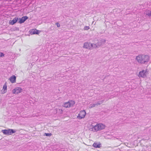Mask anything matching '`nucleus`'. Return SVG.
<instances>
[{
  "instance_id": "nucleus-1",
  "label": "nucleus",
  "mask_w": 151,
  "mask_h": 151,
  "mask_svg": "<svg viewBox=\"0 0 151 151\" xmlns=\"http://www.w3.org/2000/svg\"><path fill=\"white\" fill-rule=\"evenodd\" d=\"M135 59L139 63L146 64L149 62L150 57L147 55L140 54L136 56Z\"/></svg>"
},
{
  "instance_id": "nucleus-2",
  "label": "nucleus",
  "mask_w": 151,
  "mask_h": 151,
  "mask_svg": "<svg viewBox=\"0 0 151 151\" xmlns=\"http://www.w3.org/2000/svg\"><path fill=\"white\" fill-rule=\"evenodd\" d=\"M105 128V126L102 124H99L95 125L92 128V130L93 132H96L104 129Z\"/></svg>"
},
{
  "instance_id": "nucleus-3",
  "label": "nucleus",
  "mask_w": 151,
  "mask_h": 151,
  "mask_svg": "<svg viewBox=\"0 0 151 151\" xmlns=\"http://www.w3.org/2000/svg\"><path fill=\"white\" fill-rule=\"evenodd\" d=\"M3 133L5 135H10L16 132V131L14 130L8 129H4L2 130Z\"/></svg>"
},
{
  "instance_id": "nucleus-4",
  "label": "nucleus",
  "mask_w": 151,
  "mask_h": 151,
  "mask_svg": "<svg viewBox=\"0 0 151 151\" xmlns=\"http://www.w3.org/2000/svg\"><path fill=\"white\" fill-rule=\"evenodd\" d=\"M75 102L73 101H70L68 102L65 103L63 105V106L65 108H69L73 106L75 104Z\"/></svg>"
},
{
  "instance_id": "nucleus-5",
  "label": "nucleus",
  "mask_w": 151,
  "mask_h": 151,
  "mask_svg": "<svg viewBox=\"0 0 151 151\" xmlns=\"http://www.w3.org/2000/svg\"><path fill=\"white\" fill-rule=\"evenodd\" d=\"M86 112L85 110H83L81 111L79 114H78V116H77V118L79 119H81L83 118L86 115Z\"/></svg>"
},
{
  "instance_id": "nucleus-6",
  "label": "nucleus",
  "mask_w": 151,
  "mask_h": 151,
  "mask_svg": "<svg viewBox=\"0 0 151 151\" xmlns=\"http://www.w3.org/2000/svg\"><path fill=\"white\" fill-rule=\"evenodd\" d=\"M146 70H142L139 73L138 75L139 77L145 78L147 75Z\"/></svg>"
},
{
  "instance_id": "nucleus-7",
  "label": "nucleus",
  "mask_w": 151,
  "mask_h": 151,
  "mask_svg": "<svg viewBox=\"0 0 151 151\" xmlns=\"http://www.w3.org/2000/svg\"><path fill=\"white\" fill-rule=\"evenodd\" d=\"M22 89L20 87H17L13 90L12 92L14 94H18L22 92Z\"/></svg>"
},
{
  "instance_id": "nucleus-8",
  "label": "nucleus",
  "mask_w": 151,
  "mask_h": 151,
  "mask_svg": "<svg viewBox=\"0 0 151 151\" xmlns=\"http://www.w3.org/2000/svg\"><path fill=\"white\" fill-rule=\"evenodd\" d=\"M106 40L104 39H101L97 42L98 46L99 47L101 46L103 44H104L106 42Z\"/></svg>"
},
{
  "instance_id": "nucleus-9",
  "label": "nucleus",
  "mask_w": 151,
  "mask_h": 151,
  "mask_svg": "<svg viewBox=\"0 0 151 151\" xmlns=\"http://www.w3.org/2000/svg\"><path fill=\"white\" fill-rule=\"evenodd\" d=\"M28 18V17L27 16L23 17L22 18H19V22L20 24L26 21Z\"/></svg>"
},
{
  "instance_id": "nucleus-10",
  "label": "nucleus",
  "mask_w": 151,
  "mask_h": 151,
  "mask_svg": "<svg viewBox=\"0 0 151 151\" xmlns=\"http://www.w3.org/2000/svg\"><path fill=\"white\" fill-rule=\"evenodd\" d=\"M7 91V86L6 85V83H5V84L3 86V89L1 91V93L2 94L5 93Z\"/></svg>"
},
{
  "instance_id": "nucleus-11",
  "label": "nucleus",
  "mask_w": 151,
  "mask_h": 151,
  "mask_svg": "<svg viewBox=\"0 0 151 151\" xmlns=\"http://www.w3.org/2000/svg\"><path fill=\"white\" fill-rule=\"evenodd\" d=\"M90 43L88 42H85L84 43L83 47L88 49L89 50L91 49L90 47Z\"/></svg>"
},
{
  "instance_id": "nucleus-12",
  "label": "nucleus",
  "mask_w": 151,
  "mask_h": 151,
  "mask_svg": "<svg viewBox=\"0 0 151 151\" xmlns=\"http://www.w3.org/2000/svg\"><path fill=\"white\" fill-rule=\"evenodd\" d=\"M31 35L38 34L39 33V31L36 29H32L30 31Z\"/></svg>"
},
{
  "instance_id": "nucleus-13",
  "label": "nucleus",
  "mask_w": 151,
  "mask_h": 151,
  "mask_svg": "<svg viewBox=\"0 0 151 151\" xmlns=\"http://www.w3.org/2000/svg\"><path fill=\"white\" fill-rule=\"evenodd\" d=\"M18 19V18L15 17L12 20H10L9 21V23L13 25L17 21Z\"/></svg>"
},
{
  "instance_id": "nucleus-14",
  "label": "nucleus",
  "mask_w": 151,
  "mask_h": 151,
  "mask_svg": "<svg viewBox=\"0 0 151 151\" xmlns=\"http://www.w3.org/2000/svg\"><path fill=\"white\" fill-rule=\"evenodd\" d=\"M90 47L91 48L90 50H92L93 48H96L99 47L97 43L96 44L90 43Z\"/></svg>"
},
{
  "instance_id": "nucleus-15",
  "label": "nucleus",
  "mask_w": 151,
  "mask_h": 151,
  "mask_svg": "<svg viewBox=\"0 0 151 151\" xmlns=\"http://www.w3.org/2000/svg\"><path fill=\"white\" fill-rule=\"evenodd\" d=\"M16 79V77L14 75H13V76H11L9 78L10 81L12 83H14L15 82Z\"/></svg>"
},
{
  "instance_id": "nucleus-16",
  "label": "nucleus",
  "mask_w": 151,
  "mask_h": 151,
  "mask_svg": "<svg viewBox=\"0 0 151 151\" xmlns=\"http://www.w3.org/2000/svg\"><path fill=\"white\" fill-rule=\"evenodd\" d=\"M93 146L95 148H100L101 146V144L100 143H97L94 142L93 145Z\"/></svg>"
},
{
  "instance_id": "nucleus-17",
  "label": "nucleus",
  "mask_w": 151,
  "mask_h": 151,
  "mask_svg": "<svg viewBox=\"0 0 151 151\" xmlns=\"http://www.w3.org/2000/svg\"><path fill=\"white\" fill-rule=\"evenodd\" d=\"M146 15L149 17H151V11L148 10L146 12Z\"/></svg>"
},
{
  "instance_id": "nucleus-18",
  "label": "nucleus",
  "mask_w": 151,
  "mask_h": 151,
  "mask_svg": "<svg viewBox=\"0 0 151 151\" xmlns=\"http://www.w3.org/2000/svg\"><path fill=\"white\" fill-rule=\"evenodd\" d=\"M104 100H102L101 101H99L97 103H96V105L97 106H98V105H99L102 104L104 102Z\"/></svg>"
},
{
  "instance_id": "nucleus-19",
  "label": "nucleus",
  "mask_w": 151,
  "mask_h": 151,
  "mask_svg": "<svg viewBox=\"0 0 151 151\" xmlns=\"http://www.w3.org/2000/svg\"><path fill=\"white\" fill-rule=\"evenodd\" d=\"M96 106H97L96 105V103L95 104H91L89 107V108H91L93 107H94Z\"/></svg>"
},
{
  "instance_id": "nucleus-20",
  "label": "nucleus",
  "mask_w": 151,
  "mask_h": 151,
  "mask_svg": "<svg viewBox=\"0 0 151 151\" xmlns=\"http://www.w3.org/2000/svg\"><path fill=\"white\" fill-rule=\"evenodd\" d=\"M89 28H89V27L85 26L83 28V29L84 30H88L89 29Z\"/></svg>"
},
{
  "instance_id": "nucleus-21",
  "label": "nucleus",
  "mask_w": 151,
  "mask_h": 151,
  "mask_svg": "<svg viewBox=\"0 0 151 151\" xmlns=\"http://www.w3.org/2000/svg\"><path fill=\"white\" fill-rule=\"evenodd\" d=\"M45 135L47 136L50 137L52 135V134L51 133H45Z\"/></svg>"
},
{
  "instance_id": "nucleus-22",
  "label": "nucleus",
  "mask_w": 151,
  "mask_h": 151,
  "mask_svg": "<svg viewBox=\"0 0 151 151\" xmlns=\"http://www.w3.org/2000/svg\"><path fill=\"white\" fill-rule=\"evenodd\" d=\"M63 111L62 109H59L58 110V112L60 114H61L63 113Z\"/></svg>"
},
{
  "instance_id": "nucleus-23",
  "label": "nucleus",
  "mask_w": 151,
  "mask_h": 151,
  "mask_svg": "<svg viewBox=\"0 0 151 151\" xmlns=\"http://www.w3.org/2000/svg\"><path fill=\"white\" fill-rule=\"evenodd\" d=\"M55 24L57 25L58 27H59L60 26V24L58 22L56 23Z\"/></svg>"
},
{
  "instance_id": "nucleus-24",
  "label": "nucleus",
  "mask_w": 151,
  "mask_h": 151,
  "mask_svg": "<svg viewBox=\"0 0 151 151\" xmlns=\"http://www.w3.org/2000/svg\"><path fill=\"white\" fill-rule=\"evenodd\" d=\"M4 56V54L3 53L1 52V57H3Z\"/></svg>"
}]
</instances>
